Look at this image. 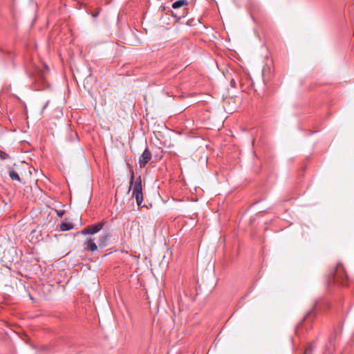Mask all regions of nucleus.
Listing matches in <instances>:
<instances>
[{"mask_svg": "<svg viewBox=\"0 0 354 354\" xmlns=\"http://www.w3.org/2000/svg\"><path fill=\"white\" fill-rule=\"evenodd\" d=\"M348 281L349 279L344 266L341 263H337L334 271L328 278V283L346 286Z\"/></svg>", "mask_w": 354, "mask_h": 354, "instance_id": "f257e3e1", "label": "nucleus"}, {"mask_svg": "<svg viewBox=\"0 0 354 354\" xmlns=\"http://www.w3.org/2000/svg\"><path fill=\"white\" fill-rule=\"evenodd\" d=\"M133 197L136 198L138 206L142 207L141 205L143 202V194L142 187L141 176H138L134 183L133 188Z\"/></svg>", "mask_w": 354, "mask_h": 354, "instance_id": "f03ea898", "label": "nucleus"}, {"mask_svg": "<svg viewBox=\"0 0 354 354\" xmlns=\"http://www.w3.org/2000/svg\"><path fill=\"white\" fill-rule=\"evenodd\" d=\"M104 223L98 222L97 223L88 225L86 227L84 228L80 233L83 235H93L97 232H99L103 227Z\"/></svg>", "mask_w": 354, "mask_h": 354, "instance_id": "7ed1b4c3", "label": "nucleus"}, {"mask_svg": "<svg viewBox=\"0 0 354 354\" xmlns=\"http://www.w3.org/2000/svg\"><path fill=\"white\" fill-rule=\"evenodd\" d=\"M97 243L95 242V238L90 236L86 238L83 243V248L86 251L94 252L97 250Z\"/></svg>", "mask_w": 354, "mask_h": 354, "instance_id": "20e7f679", "label": "nucleus"}, {"mask_svg": "<svg viewBox=\"0 0 354 354\" xmlns=\"http://www.w3.org/2000/svg\"><path fill=\"white\" fill-rule=\"evenodd\" d=\"M151 159V153L150 150L147 147L142 154L140 156L139 164L141 168H143Z\"/></svg>", "mask_w": 354, "mask_h": 354, "instance_id": "39448f33", "label": "nucleus"}, {"mask_svg": "<svg viewBox=\"0 0 354 354\" xmlns=\"http://www.w3.org/2000/svg\"><path fill=\"white\" fill-rule=\"evenodd\" d=\"M109 237L110 235L107 232L103 233L102 234L100 235L97 241L98 246L100 248L105 247L107 245Z\"/></svg>", "mask_w": 354, "mask_h": 354, "instance_id": "423d86ee", "label": "nucleus"}, {"mask_svg": "<svg viewBox=\"0 0 354 354\" xmlns=\"http://www.w3.org/2000/svg\"><path fill=\"white\" fill-rule=\"evenodd\" d=\"M188 1L187 0H178L173 3L172 8L174 9H178L183 6H187Z\"/></svg>", "mask_w": 354, "mask_h": 354, "instance_id": "0eeeda50", "label": "nucleus"}, {"mask_svg": "<svg viewBox=\"0 0 354 354\" xmlns=\"http://www.w3.org/2000/svg\"><path fill=\"white\" fill-rule=\"evenodd\" d=\"M9 176L12 180L21 181V178L16 171L10 168L9 171Z\"/></svg>", "mask_w": 354, "mask_h": 354, "instance_id": "6e6552de", "label": "nucleus"}, {"mask_svg": "<svg viewBox=\"0 0 354 354\" xmlns=\"http://www.w3.org/2000/svg\"><path fill=\"white\" fill-rule=\"evenodd\" d=\"M73 225L71 223H62L59 225L61 231L65 232L73 229Z\"/></svg>", "mask_w": 354, "mask_h": 354, "instance_id": "1a4fd4ad", "label": "nucleus"}, {"mask_svg": "<svg viewBox=\"0 0 354 354\" xmlns=\"http://www.w3.org/2000/svg\"><path fill=\"white\" fill-rule=\"evenodd\" d=\"M133 181H134V172L132 170L131 171V178H130V182H129L130 185H129V192L131 190V186L133 184Z\"/></svg>", "mask_w": 354, "mask_h": 354, "instance_id": "9d476101", "label": "nucleus"}, {"mask_svg": "<svg viewBox=\"0 0 354 354\" xmlns=\"http://www.w3.org/2000/svg\"><path fill=\"white\" fill-rule=\"evenodd\" d=\"M172 16L178 19L185 17V12H183L181 15H178L177 12H172Z\"/></svg>", "mask_w": 354, "mask_h": 354, "instance_id": "9b49d317", "label": "nucleus"}, {"mask_svg": "<svg viewBox=\"0 0 354 354\" xmlns=\"http://www.w3.org/2000/svg\"><path fill=\"white\" fill-rule=\"evenodd\" d=\"M8 157V155L6 152H4L0 149V158L1 159H6Z\"/></svg>", "mask_w": 354, "mask_h": 354, "instance_id": "f8f14e48", "label": "nucleus"}, {"mask_svg": "<svg viewBox=\"0 0 354 354\" xmlns=\"http://www.w3.org/2000/svg\"><path fill=\"white\" fill-rule=\"evenodd\" d=\"M304 354H313V348L311 347L306 348Z\"/></svg>", "mask_w": 354, "mask_h": 354, "instance_id": "ddd939ff", "label": "nucleus"}, {"mask_svg": "<svg viewBox=\"0 0 354 354\" xmlns=\"http://www.w3.org/2000/svg\"><path fill=\"white\" fill-rule=\"evenodd\" d=\"M310 317V313H308V315H306L304 317V319H303V322H306L309 317Z\"/></svg>", "mask_w": 354, "mask_h": 354, "instance_id": "4468645a", "label": "nucleus"}, {"mask_svg": "<svg viewBox=\"0 0 354 354\" xmlns=\"http://www.w3.org/2000/svg\"><path fill=\"white\" fill-rule=\"evenodd\" d=\"M71 136L74 137L77 140H78V136H77V133L71 132Z\"/></svg>", "mask_w": 354, "mask_h": 354, "instance_id": "2eb2a0df", "label": "nucleus"}, {"mask_svg": "<svg viewBox=\"0 0 354 354\" xmlns=\"http://www.w3.org/2000/svg\"><path fill=\"white\" fill-rule=\"evenodd\" d=\"M230 84H231L232 86L235 87L236 83H235V81L234 80H232Z\"/></svg>", "mask_w": 354, "mask_h": 354, "instance_id": "dca6fc26", "label": "nucleus"}, {"mask_svg": "<svg viewBox=\"0 0 354 354\" xmlns=\"http://www.w3.org/2000/svg\"><path fill=\"white\" fill-rule=\"evenodd\" d=\"M98 15H99V12H96L95 14H93L92 15H93V17H96L97 16H98Z\"/></svg>", "mask_w": 354, "mask_h": 354, "instance_id": "f3484780", "label": "nucleus"}, {"mask_svg": "<svg viewBox=\"0 0 354 354\" xmlns=\"http://www.w3.org/2000/svg\"><path fill=\"white\" fill-rule=\"evenodd\" d=\"M57 214H58V216H61L63 214V212H58Z\"/></svg>", "mask_w": 354, "mask_h": 354, "instance_id": "a211bd4d", "label": "nucleus"}]
</instances>
